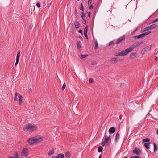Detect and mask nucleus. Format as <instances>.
Returning a JSON list of instances; mask_svg holds the SVG:
<instances>
[{
    "mask_svg": "<svg viewBox=\"0 0 158 158\" xmlns=\"http://www.w3.org/2000/svg\"><path fill=\"white\" fill-rule=\"evenodd\" d=\"M43 138L40 135H38L33 137L29 138L27 140L28 143L31 145L34 143H37L42 141Z\"/></svg>",
    "mask_w": 158,
    "mask_h": 158,
    "instance_id": "f257e3e1",
    "label": "nucleus"
},
{
    "mask_svg": "<svg viewBox=\"0 0 158 158\" xmlns=\"http://www.w3.org/2000/svg\"><path fill=\"white\" fill-rule=\"evenodd\" d=\"M37 127L34 124L31 123L25 126L23 130L25 131L32 132L36 130Z\"/></svg>",
    "mask_w": 158,
    "mask_h": 158,
    "instance_id": "f03ea898",
    "label": "nucleus"
},
{
    "mask_svg": "<svg viewBox=\"0 0 158 158\" xmlns=\"http://www.w3.org/2000/svg\"><path fill=\"white\" fill-rule=\"evenodd\" d=\"M131 52L130 48L126 49L125 50H123L120 52L117 53L115 54V56H123L127 55L128 53Z\"/></svg>",
    "mask_w": 158,
    "mask_h": 158,
    "instance_id": "7ed1b4c3",
    "label": "nucleus"
},
{
    "mask_svg": "<svg viewBox=\"0 0 158 158\" xmlns=\"http://www.w3.org/2000/svg\"><path fill=\"white\" fill-rule=\"evenodd\" d=\"M143 43V42L141 41L140 42H137L135 44H134L133 45L131 46L129 48L130 49L131 51L135 48L137 47L141 44Z\"/></svg>",
    "mask_w": 158,
    "mask_h": 158,
    "instance_id": "20e7f679",
    "label": "nucleus"
},
{
    "mask_svg": "<svg viewBox=\"0 0 158 158\" xmlns=\"http://www.w3.org/2000/svg\"><path fill=\"white\" fill-rule=\"evenodd\" d=\"M151 33V31H148L145 33H142L139 35L138 36H136L135 37L136 38L139 39L142 38L143 37Z\"/></svg>",
    "mask_w": 158,
    "mask_h": 158,
    "instance_id": "39448f33",
    "label": "nucleus"
},
{
    "mask_svg": "<svg viewBox=\"0 0 158 158\" xmlns=\"http://www.w3.org/2000/svg\"><path fill=\"white\" fill-rule=\"evenodd\" d=\"M21 51L20 50H19L17 52V54L16 57V61L15 64V66H16L18 64L19 59V57L20 53Z\"/></svg>",
    "mask_w": 158,
    "mask_h": 158,
    "instance_id": "423d86ee",
    "label": "nucleus"
},
{
    "mask_svg": "<svg viewBox=\"0 0 158 158\" xmlns=\"http://www.w3.org/2000/svg\"><path fill=\"white\" fill-rule=\"evenodd\" d=\"M28 149L27 148H24L22 151V153L23 155L25 157H27L28 155Z\"/></svg>",
    "mask_w": 158,
    "mask_h": 158,
    "instance_id": "0eeeda50",
    "label": "nucleus"
},
{
    "mask_svg": "<svg viewBox=\"0 0 158 158\" xmlns=\"http://www.w3.org/2000/svg\"><path fill=\"white\" fill-rule=\"evenodd\" d=\"M124 38V36H123L118 38L116 41V44H119L121 41L123 40Z\"/></svg>",
    "mask_w": 158,
    "mask_h": 158,
    "instance_id": "6e6552de",
    "label": "nucleus"
},
{
    "mask_svg": "<svg viewBox=\"0 0 158 158\" xmlns=\"http://www.w3.org/2000/svg\"><path fill=\"white\" fill-rule=\"evenodd\" d=\"M137 55V53L136 52L132 53L130 55V57L131 59H133Z\"/></svg>",
    "mask_w": 158,
    "mask_h": 158,
    "instance_id": "1a4fd4ad",
    "label": "nucleus"
},
{
    "mask_svg": "<svg viewBox=\"0 0 158 158\" xmlns=\"http://www.w3.org/2000/svg\"><path fill=\"white\" fill-rule=\"evenodd\" d=\"M150 49L151 47L150 46H147L144 48L142 50V51L145 52L147 51L150 50Z\"/></svg>",
    "mask_w": 158,
    "mask_h": 158,
    "instance_id": "9d476101",
    "label": "nucleus"
},
{
    "mask_svg": "<svg viewBox=\"0 0 158 158\" xmlns=\"http://www.w3.org/2000/svg\"><path fill=\"white\" fill-rule=\"evenodd\" d=\"M109 132L114 133L115 131V128L114 127H111L109 130Z\"/></svg>",
    "mask_w": 158,
    "mask_h": 158,
    "instance_id": "9b49d317",
    "label": "nucleus"
},
{
    "mask_svg": "<svg viewBox=\"0 0 158 158\" xmlns=\"http://www.w3.org/2000/svg\"><path fill=\"white\" fill-rule=\"evenodd\" d=\"M19 104H20L21 103H22V100L23 99V97L22 95L20 94L19 95Z\"/></svg>",
    "mask_w": 158,
    "mask_h": 158,
    "instance_id": "f8f14e48",
    "label": "nucleus"
},
{
    "mask_svg": "<svg viewBox=\"0 0 158 158\" xmlns=\"http://www.w3.org/2000/svg\"><path fill=\"white\" fill-rule=\"evenodd\" d=\"M139 150L137 148H135L133 151V152L135 154H136L137 155H139Z\"/></svg>",
    "mask_w": 158,
    "mask_h": 158,
    "instance_id": "ddd939ff",
    "label": "nucleus"
},
{
    "mask_svg": "<svg viewBox=\"0 0 158 158\" xmlns=\"http://www.w3.org/2000/svg\"><path fill=\"white\" fill-rule=\"evenodd\" d=\"M120 138V135L118 132H117L116 133V138H115V141H118L119 140Z\"/></svg>",
    "mask_w": 158,
    "mask_h": 158,
    "instance_id": "4468645a",
    "label": "nucleus"
},
{
    "mask_svg": "<svg viewBox=\"0 0 158 158\" xmlns=\"http://www.w3.org/2000/svg\"><path fill=\"white\" fill-rule=\"evenodd\" d=\"M105 135H106L105 136V140L107 141H108L110 139V135H109L108 136L106 134V132L105 133Z\"/></svg>",
    "mask_w": 158,
    "mask_h": 158,
    "instance_id": "2eb2a0df",
    "label": "nucleus"
},
{
    "mask_svg": "<svg viewBox=\"0 0 158 158\" xmlns=\"http://www.w3.org/2000/svg\"><path fill=\"white\" fill-rule=\"evenodd\" d=\"M76 45L77 48H80L81 47V42L80 41L77 42L76 43Z\"/></svg>",
    "mask_w": 158,
    "mask_h": 158,
    "instance_id": "dca6fc26",
    "label": "nucleus"
},
{
    "mask_svg": "<svg viewBox=\"0 0 158 158\" xmlns=\"http://www.w3.org/2000/svg\"><path fill=\"white\" fill-rule=\"evenodd\" d=\"M74 25L75 27L77 28H79L80 26V24L79 22H78L77 21H76L74 23Z\"/></svg>",
    "mask_w": 158,
    "mask_h": 158,
    "instance_id": "f3484780",
    "label": "nucleus"
},
{
    "mask_svg": "<svg viewBox=\"0 0 158 158\" xmlns=\"http://www.w3.org/2000/svg\"><path fill=\"white\" fill-rule=\"evenodd\" d=\"M64 156L63 154H58L56 156V158H64Z\"/></svg>",
    "mask_w": 158,
    "mask_h": 158,
    "instance_id": "a211bd4d",
    "label": "nucleus"
},
{
    "mask_svg": "<svg viewBox=\"0 0 158 158\" xmlns=\"http://www.w3.org/2000/svg\"><path fill=\"white\" fill-rule=\"evenodd\" d=\"M19 93H17V92H16L15 93V97L14 98V100L17 101V96H18V97H19Z\"/></svg>",
    "mask_w": 158,
    "mask_h": 158,
    "instance_id": "6ab92c4d",
    "label": "nucleus"
},
{
    "mask_svg": "<svg viewBox=\"0 0 158 158\" xmlns=\"http://www.w3.org/2000/svg\"><path fill=\"white\" fill-rule=\"evenodd\" d=\"M54 153V150L53 149L50 150L49 152H48V154L49 155H52Z\"/></svg>",
    "mask_w": 158,
    "mask_h": 158,
    "instance_id": "aec40b11",
    "label": "nucleus"
},
{
    "mask_svg": "<svg viewBox=\"0 0 158 158\" xmlns=\"http://www.w3.org/2000/svg\"><path fill=\"white\" fill-rule=\"evenodd\" d=\"M153 145L154 147V152H156L157 149V147L155 143H154Z\"/></svg>",
    "mask_w": 158,
    "mask_h": 158,
    "instance_id": "412c9836",
    "label": "nucleus"
},
{
    "mask_svg": "<svg viewBox=\"0 0 158 158\" xmlns=\"http://www.w3.org/2000/svg\"><path fill=\"white\" fill-rule=\"evenodd\" d=\"M156 26H157L156 24H152V25H151L149 27H150V29L152 30V29H153L155 28L156 27Z\"/></svg>",
    "mask_w": 158,
    "mask_h": 158,
    "instance_id": "4be33fe9",
    "label": "nucleus"
},
{
    "mask_svg": "<svg viewBox=\"0 0 158 158\" xmlns=\"http://www.w3.org/2000/svg\"><path fill=\"white\" fill-rule=\"evenodd\" d=\"M118 61V59L116 57H113L111 59V62L113 63H114L115 62Z\"/></svg>",
    "mask_w": 158,
    "mask_h": 158,
    "instance_id": "5701e85b",
    "label": "nucleus"
},
{
    "mask_svg": "<svg viewBox=\"0 0 158 158\" xmlns=\"http://www.w3.org/2000/svg\"><path fill=\"white\" fill-rule=\"evenodd\" d=\"M150 144V143H145L144 144V146L147 149H148L149 148V145Z\"/></svg>",
    "mask_w": 158,
    "mask_h": 158,
    "instance_id": "b1692460",
    "label": "nucleus"
},
{
    "mask_svg": "<svg viewBox=\"0 0 158 158\" xmlns=\"http://www.w3.org/2000/svg\"><path fill=\"white\" fill-rule=\"evenodd\" d=\"M81 16L83 19V20H84L85 19V14L83 12H82L81 13Z\"/></svg>",
    "mask_w": 158,
    "mask_h": 158,
    "instance_id": "393cba45",
    "label": "nucleus"
},
{
    "mask_svg": "<svg viewBox=\"0 0 158 158\" xmlns=\"http://www.w3.org/2000/svg\"><path fill=\"white\" fill-rule=\"evenodd\" d=\"M12 157L13 158H19L18 152H16L14 156Z\"/></svg>",
    "mask_w": 158,
    "mask_h": 158,
    "instance_id": "a878e982",
    "label": "nucleus"
},
{
    "mask_svg": "<svg viewBox=\"0 0 158 158\" xmlns=\"http://www.w3.org/2000/svg\"><path fill=\"white\" fill-rule=\"evenodd\" d=\"M98 47V42L97 40H95V47L94 48L97 49Z\"/></svg>",
    "mask_w": 158,
    "mask_h": 158,
    "instance_id": "bb28decb",
    "label": "nucleus"
},
{
    "mask_svg": "<svg viewBox=\"0 0 158 158\" xmlns=\"http://www.w3.org/2000/svg\"><path fill=\"white\" fill-rule=\"evenodd\" d=\"M149 141H150V139L149 138H146V139H144L143 140V143H145V142H149Z\"/></svg>",
    "mask_w": 158,
    "mask_h": 158,
    "instance_id": "cd10ccee",
    "label": "nucleus"
},
{
    "mask_svg": "<svg viewBox=\"0 0 158 158\" xmlns=\"http://www.w3.org/2000/svg\"><path fill=\"white\" fill-rule=\"evenodd\" d=\"M103 148L102 146H99L98 148V151L99 152H101L102 151Z\"/></svg>",
    "mask_w": 158,
    "mask_h": 158,
    "instance_id": "c85d7f7f",
    "label": "nucleus"
},
{
    "mask_svg": "<svg viewBox=\"0 0 158 158\" xmlns=\"http://www.w3.org/2000/svg\"><path fill=\"white\" fill-rule=\"evenodd\" d=\"M88 28V27L87 26H86L85 27L84 29V34L87 33Z\"/></svg>",
    "mask_w": 158,
    "mask_h": 158,
    "instance_id": "c756f323",
    "label": "nucleus"
},
{
    "mask_svg": "<svg viewBox=\"0 0 158 158\" xmlns=\"http://www.w3.org/2000/svg\"><path fill=\"white\" fill-rule=\"evenodd\" d=\"M88 56V55H81V57L80 58L81 59L85 58L87 56Z\"/></svg>",
    "mask_w": 158,
    "mask_h": 158,
    "instance_id": "7c9ffc66",
    "label": "nucleus"
},
{
    "mask_svg": "<svg viewBox=\"0 0 158 158\" xmlns=\"http://www.w3.org/2000/svg\"><path fill=\"white\" fill-rule=\"evenodd\" d=\"M107 142L108 141L105 140L102 142L101 143V145L102 146H104L106 144Z\"/></svg>",
    "mask_w": 158,
    "mask_h": 158,
    "instance_id": "2f4dec72",
    "label": "nucleus"
},
{
    "mask_svg": "<svg viewBox=\"0 0 158 158\" xmlns=\"http://www.w3.org/2000/svg\"><path fill=\"white\" fill-rule=\"evenodd\" d=\"M151 30L149 26L145 27L144 29V31H147L149 30Z\"/></svg>",
    "mask_w": 158,
    "mask_h": 158,
    "instance_id": "473e14b6",
    "label": "nucleus"
},
{
    "mask_svg": "<svg viewBox=\"0 0 158 158\" xmlns=\"http://www.w3.org/2000/svg\"><path fill=\"white\" fill-rule=\"evenodd\" d=\"M80 9L81 10L83 11H84L83 6L82 4H81L80 6Z\"/></svg>",
    "mask_w": 158,
    "mask_h": 158,
    "instance_id": "72a5a7b5",
    "label": "nucleus"
},
{
    "mask_svg": "<svg viewBox=\"0 0 158 158\" xmlns=\"http://www.w3.org/2000/svg\"><path fill=\"white\" fill-rule=\"evenodd\" d=\"M91 64L92 65H94L97 64V62L96 61H91Z\"/></svg>",
    "mask_w": 158,
    "mask_h": 158,
    "instance_id": "f704fd0d",
    "label": "nucleus"
},
{
    "mask_svg": "<svg viewBox=\"0 0 158 158\" xmlns=\"http://www.w3.org/2000/svg\"><path fill=\"white\" fill-rule=\"evenodd\" d=\"M66 86V84L65 83H64L62 87V90H64L65 89Z\"/></svg>",
    "mask_w": 158,
    "mask_h": 158,
    "instance_id": "c9c22d12",
    "label": "nucleus"
},
{
    "mask_svg": "<svg viewBox=\"0 0 158 158\" xmlns=\"http://www.w3.org/2000/svg\"><path fill=\"white\" fill-rule=\"evenodd\" d=\"M113 45V46L114 45V43L113 41H111L109 43V46Z\"/></svg>",
    "mask_w": 158,
    "mask_h": 158,
    "instance_id": "e433bc0d",
    "label": "nucleus"
},
{
    "mask_svg": "<svg viewBox=\"0 0 158 158\" xmlns=\"http://www.w3.org/2000/svg\"><path fill=\"white\" fill-rule=\"evenodd\" d=\"M65 156L67 158H69L70 157V155L69 153H66L65 154Z\"/></svg>",
    "mask_w": 158,
    "mask_h": 158,
    "instance_id": "4c0bfd02",
    "label": "nucleus"
},
{
    "mask_svg": "<svg viewBox=\"0 0 158 158\" xmlns=\"http://www.w3.org/2000/svg\"><path fill=\"white\" fill-rule=\"evenodd\" d=\"M94 80L92 78H90L89 79V83H92L93 82Z\"/></svg>",
    "mask_w": 158,
    "mask_h": 158,
    "instance_id": "58836bf2",
    "label": "nucleus"
},
{
    "mask_svg": "<svg viewBox=\"0 0 158 158\" xmlns=\"http://www.w3.org/2000/svg\"><path fill=\"white\" fill-rule=\"evenodd\" d=\"M131 158H140V157L138 156H131Z\"/></svg>",
    "mask_w": 158,
    "mask_h": 158,
    "instance_id": "ea45409f",
    "label": "nucleus"
},
{
    "mask_svg": "<svg viewBox=\"0 0 158 158\" xmlns=\"http://www.w3.org/2000/svg\"><path fill=\"white\" fill-rule=\"evenodd\" d=\"M157 21H158V19H156L153 20L152 21V23H155Z\"/></svg>",
    "mask_w": 158,
    "mask_h": 158,
    "instance_id": "a19ab883",
    "label": "nucleus"
},
{
    "mask_svg": "<svg viewBox=\"0 0 158 158\" xmlns=\"http://www.w3.org/2000/svg\"><path fill=\"white\" fill-rule=\"evenodd\" d=\"M84 35L86 37V38L88 40V36L87 35V33L84 34Z\"/></svg>",
    "mask_w": 158,
    "mask_h": 158,
    "instance_id": "79ce46f5",
    "label": "nucleus"
},
{
    "mask_svg": "<svg viewBox=\"0 0 158 158\" xmlns=\"http://www.w3.org/2000/svg\"><path fill=\"white\" fill-rule=\"evenodd\" d=\"M38 8L40 7V5L39 3H37L36 4Z\"/></svg>",
    "mask_w": 158,
    "mask_h": 158,
    "instance_id": "37998d69",
    "label": "nucleus"
},
{
    "mask_svg": "<svg viewBox=\"0 0 158 158\" xmlns=\"http://www.w3.org/2000/svg\"><path fill=\"white\" fill-rule=\"evenodd\" d=\"M78 32L79 33H81L82 35H83L82 31V30H81V29Z\"/></svg>",
    "mask_w": 158,
    "mask_h": 158,
    "instance_id": "c03bdc74",
    "label": "nucleus"
},
{
    "mask_svg": "<svg viewBox=\"0 0 158 158\" xmlns=\"http://www.w3.org/2000/svg\"><path fill=\"white\" fill-rule=\"evenodd\" d=\"M89 8L90 9H92L93 8V5H91L89 7Z\"/></svg>",
    "mask_w": 158,
    "mask_h": 158,
    "instance_id": "a18cd8bd",
    "label": "nucleus"
},
{
    "mask_svg": "<svg viewBox=\"0 0 158 158\" xmlns=\"http://www.w3.org/2000/svg\"><path fill=\"white\" fill-rule=\"evenodd\" d=\"M92 2V0H89L88 1V4H90Z\"/></svg>",
    "mask_w": 158,
    "mask_h": 158,
    "instance_id": "49530a36",
    "label": "nucleus"
},
{
    "mask_svg": "<svg viewBox=\"0 0 158 158\" xmlns=\"http://www.w3.org/2000/svg\"><path fill=\"white\" fill-rule=\"evenodd\" d=\"M88 16L89 17V18L90 17V12H89V13H88Z\"/></svg>",
    "mask_w": 158,
    "mask_h": 158,
    "instance_id": "de8ad7c7",
    "label": "nucleus"
},
{
    "mask_svg": "<svg viewBox=\"0 0 158 158\" xmlns=\"http://www.w3.org/2000/svg\"><path fill=\"white\" fill-rule=\"evenodd\" d=\"M84 24H85L86 23V21L85 19L84 20H83Z\"/></svg>",
    "mask_w": 158,
    "mask_h": 158,
    "instance_id": "09e8293b",
    "label": "nucleus"
},
{
    "mask_svg": "<svg viewBox=\"0 0 158 158\" xmlns=\"http://www.w3.org/2000/svg\"><path fill=\"white\" fill-rule=\"evenodd\" d=\"M78 38H80L82 41L83 40V38L80 36H79L78 37Z\"/></svg>",
    "mask_w": 158,
    "mask_h": 158,
    "instance_id": "8fccbe9b",
    "label": "nucleus"
},
{
    "mask_svg": "<svg viewBox=\"0 0 158 158\" xmlns=\"http://www.w3.org/2000/svg\"><path fill=\"white\" fill-rule=\"evenodd\" d=\"M155 61H156L157 60V57L156 56H155Z\"/></svg>",
    "mask_w": 158,
    "mask_h": 158,
    "instance_id": "3c124183",
    "label": "nucleus"
},
{
    "mask_svg": "<svg viewBox=\"0 0 158 158\" xmlns=\"http://www.w3.org/2000/svg\"><path fill=\"white\" fill-rule=\"evenodd\" d=\"M101 157H102V155H100L99 156L98 158H101Z\"/></svg>",
    "mask_w": 158,
    "mask_h": 158,
    "instance_id": "603ef678",
    "label": "nucleus"
},
{
    "mask_svg": "<svg viewBox=\"0 0 158 158\" xmlns=\"http://www.w3.org/2000/svg\"><path fill=\"white\" fill-rule=\"evenodd\" d=\"M30 90L31 91H31H32V89H31V88H30Z\"/></svg>",
    "mask_w": 158,
    "mask_h": 158,
    "instance_id": "864d4df0",
    "label": "nucleus"
},
{
    "mask_svg": "<svg viewBox=\"0 0 158 158\" xmlns=\"http://www.w3.org/2000/svg\"><path fill=\"white\" fill-rule=\"evenodd\" d=\"M52 158H56V156L53 157H52Z\"/></svg>",
    "mask_w": 158,
    "mask_h": 158,
    "instance_id": "5fc2aeb1",
    "label": "nucleus"
},
{
    "mask_svg": "<svg viewBox=\"0 0 158 158\" xmlns=\"http://www.w3.org/2000/svg\"><path fill=\"white\" fill-rule=\"evenodd\" d=\"M156 132H157V134H158V130H157V131H156Z\"/></svg>",
    "mask_w": 158,
    "mask_h": 158,
    "instance_id": "6e6d98bb",
    "label": "nucleus"
},
{
    "mask_svg": "<svg viewBox=\"0 0 158 158\" xmlns=\"http://www.w3.org/2000/svg\"><path fill=\"white\" fill-rule=\"evenodd\" d=\"M80 0H77V1H79Z\"/></svg>",
    "mask_w": 158,
    "mask_h": 158,
    "instance_id": "4d7b16f0",
    "label": "nucleus"
},
{
    "mask_svg": "<svg viewBox=\"0 0 158 158\" xmlns=\"http://www.w3.org/2000/svg\"><path fill=\"white\" fill-rule=\"evenodd\" d=\"M124 158H127V157H125Z\"/></svg>",
    "mask_w": 158,
    "mask_h": 158,
    "instance_id": "13d9d810",
    "label": "nucleus"
}]
</instances>
